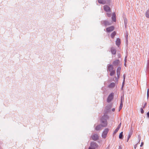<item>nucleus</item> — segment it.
Returning a JSON list of instances; mask_svg holds the SVG:
<instances>
[{
  "instance_id": "1",
  "label": "nucleus",
  "mask_w": 149,
  "mask_h": 149,
  "mask_svg": "<svg viewBox=\"0 0 149 149\" xmlns=\"http://www.w3.org/2000/svg\"><path fill=\"white\" fill-rule=\"evenodd\" d=\"M109 116L106 115H104L102 116L100 119V121L102 125H97L95 127V130L98 131L101 129L102 127H105L107 125V119H108Z\"/></svg>"
},
{
  "instance_id": "2",
  "label": "nucleus",
  "mask_w": 149,
  "mask_h": 149,
  "mask_svg": "<svg viewBox=\"0 0 149 149\" xmlns=\"http://www.w3.org/2000/svg\"><path fill=\"white\" fill-rule=\"evenodd\" d=\"M109 129L108 128L105 129L102 132V136L103 138L105 139L109 132Z\"/></svg>"
},
{
  "instance_id": "3",
  "label": "nucleus",
  "mask_w": 149,
  "mask_h": 149,
  "mask_svg": "<svg viewBox=\"0 0 149 149\" xmlns=\"http://www.w3.org/2000/svg\"><path fill=\"white\" fill-rule=\"evenodd\" d=\"M113 95L114 93H111L109 95L107 100V102H108L109 103L111 101L113 98Z\"/></svg>"
},
{
  "instance_id": "4",
  "label": "nucleus",
  "mask_w": 149,
  "mask_h": 149,
  "mask_svg": "<svg viewBox=\"0 0 149 149\" xmlns=\"http://www.w3.org/2000/svg\"><path fill=\"white\" fill-rule=\"evenodd\" d=\"M101 24H103L106 26L108 25H111V22H109L107 20L102 21Z\"/></svg>"
},
{
  "instance_id": "5",
  "label": "nucleus",
  "mask_w": 149,
  "mask_h": 149,
  "mask_svg": "<svg viewBox=\"0 0 149 149\" xmlns=\"http://www.w3.org/2000/svg\"><path fill=\"white\" fill-rule=\"evenodd\" d=\"M104 10L107 13H110L111 12L110 7L107 5H104Z\"/></svg>"
},
{
  "instance_id": "6",
  "label": "nucleus",
  "mask_w": 149,
  "mask_h": 149,
  "mask_svg": "<svg viewBox=\"0 0 149 149\" xmlns=\"http://www.w3.org/2000/svg\"><path fill=\"white\" fill-rule=\"evenodd\" d=\"M121 70V68L120 67H118L117 70V79L116 77V81H118V78L119 77V76L120 74V71Z\"/></svg>"
},
{
  "instance_id": "7",
  "label": "nucleus",
  "mask_w": 149,
  "mask_h": 149,
  "mask_svg": "<svg viewBox=\"0 0 149 149\" xmlns=\"http://www.w3.org/2000/svg\"><path fill=\"white\" fill-rule=\"evenodd\" d=\"M91 138L93 140L95 141L98 139L99 136L97 134H94L91 136Z\"/></svg>"
},
{
  "instance_id": "8",
  "label": "nucleus",
  "mask_w": 149,
  "mask_h": 149,
  "mask_svg": "<svg viewBox=\"0 0 149 149\" xmlns=\"http://www.w3.org/2000/svg\"><path fill=\"white\" fill-rule=\"evenodd\" d=\"M91 146L92 147H93L94 149L98 147V145L96 142L93 141L91 143Z\"/></svg>"
},
{
  "instance_id": "9",
  "label": "nucleus",
  "mask_w": 149,
  "mask_h": 149,
  "mask_svg": "<svg viewBox=\"0 0 149 149\" xmlns=\"http://www.w3.org/2000/svg\"><path fill=\"white\" fill-rule=\"evenodd\" d=\"M114 27L113 26H111L107 28L106 29V31L107 32H109L113 31L114 30Z\"/></svg>"
},
{
  "instance_id": "10",
  "label": "nucleus",
  "mask_w": 149,
  "mask_h": 149,
  "mask_svg": "<svg viewBox=\"0 0 149 149\" xmlns=\"http://www.w3.org/2000/svg\"><path fill=\"white\" fill-rule=\"evenodd\" d=\"M111 51L112 54L114 55L116 54V51L114 47H111Z\"/></svg>"
},
{
  "instance_id": "11",
  "label": "nucleus",
  "mask_w": 149,
  "mask_h": 149,
  "mask_svg": "<svg viewBox=\"0 0 149 149\" xmlns=\"http://www.w3.org/2000/svg\"><path fill=\"white\" fill-rule=\"evenodd\" d=\"M113 66L112 65H109L107 67V70L109 72L113 70Z\"/></svg>"
},
{
  "instance_id": "12",
  "label": "nucleus",
  "mask_w": 149,
  "mask_h": 149,
  "mask_svg": "<svg viewBox=\"0 0 149 149\" xmlns=\"http://www.w3.org/2000/svg\"><path fill=\"white\" fill-rule=\"evenodd\" d=\"M111 18L113 22H116V14L115 13H113Z\"/></svg>"
},
{
  "instance_id": "13",
  "label": "nucleus",
  "mask_w": 149,
  "mask_h": 149,
  "mask_svg": "<svg viewBox=\"0 0 149 149\" xmlns=\"http://www.w3.org/2000/svg\"><path fill=\"white\" fill-rule=\"evenodd\" d=\"M119 60L117 59L114 61L113 62V64L114 66H117L119 64Z\"/></svg>"
},
{
  "instance_id": "14",
  "label": "nucleus",
  "mask_w": 149,
  "mask_h": 149,
  "mask_svg": "<svg viewBox=\"0 0 149 149\" xmlns=\"http://www.w3.org/2000/svg\"><path fill=\"white\" fill-rule=\"evenodd\" d=\"M98 2L100 4H106V0H98Z\"/></svg>"
},
{
  "instance_id": "15",
  "label": "nucleus",
  "mask_w": 149,
  "mask_h": 149,
  "mask_svg": "<svg viewBox=\"0 0 149 149\" xmlns=\"http://www.w3.org/2000/svg\"><path fill=\"white\" fill-rule=\"evenodd\" d=\"M116 44L117 45L119 46L120 44V40L119 38H117L116 41Z\"/></svg>"
},
{
  "instance_id": "16",
  "label": "nucleus",
  "mask_w": 149,
  "mask_h": 149,
  "mask_svg": "<svg viewBox=\"0 0 149 149\" xmlns=\"http://www.w3.org/2000/svg\"><path fill=\"white\" fill-rule=\"evenodd\" d=\"M145 15L146 17L148 18H149V9H148L147 10L145 13Z\"/></svg>"
},
{
  "instance_id": "17",
  "label": "nucleus",
  "mask_w": 149,
  "mask_h": 149,
  "mask_svg": "<svg viewBox=\"0 0 149 149\" xmlns=\"http://www.w3.org/2000/svg\"><path fill=\"white\" fill-rule=\"evenodd\" d=\"M115 86V84L114 83L112 82L108 86L109 88H112L114 87Z\"/></svg>"
},
{
  "instance_id": "18",
  "label": "nucleus",
  "mask_w": 149,
  "mask_h": 149,
  "mask_svg": "<svg viewBox=\"0 0 149 149\" xmlns=\"http://www.w3.org/2000/svg\"><path fill=\"white\" fill-rule=\"evenodd\" d=\"M124 24L125 26V28H126V26H127V19L126 18L124 19Z\"/></svg>"
},
{
  "instance_id": "19",
  "label": "nucleus",
  "mask_w": 149,
  "mask_h": 149,
  "mask_svg": "<svg viewBox=\"0 0 149 149\" xmlns=\"http://www.w3.org/2000/svg\"><path fill=\"white\" fill-rule=\"evenodd\" d=\"M110 75L111 76H112L115 73V70H113L111 71H110Z\"/></svg>"
},
{
  "instance_id": "20",
  "label": "nucleus",
  "mask_w": 149,
  "mask_h": 149,
  "mask_svg": "<svg viewBox=\"0 0 149 149\" xmlns=\"http://www.w3.org/2000/svg\"><path fill=\"white\" fill-rule=\"evenodd\" d=\"M116 32L115 31H113L111 34V37L113 38L116 35Z\"/></svg>"
},
{
  "instance_id": "21",
  "label": "nucleus",
  "mask_w": 149,
  "mask_h": 149,
  "mask_svg": "<svg viewBox=\"0 0 149 149\" xmlns=\"http://www.w3.org/2000/svg\"><path fill=\"white\" fill-rule=\"evenodd\" d=\"M123 138V132H121L119 135V138L120 139H122Z\"/></svg>"
},
{
  "instance_id": "22",
  "label": "nucleus",
  "mask_w": 149,
  "mask_h": 149,
  "mask_svg": "<svg viewBox=\"0 0 149 149\" xmlns=\"http://www.w3.org/2000/svg\"><path fill=\"white\" fill-rule=\"evenodd\" d=\"M119 130V129H118L116 128L115 130V131H114V132H113V135H115L118 132V131Z\"/></svg>"
},
{
  "instance_id": "23",
  "label": "nucleus",
  "mask_w": 149,
  "mask_h": 149,
  "mask_svg": "<svg viewBox=\"0 0 149 149\" xmlns=\"http://www.w3.org/2000/svg\"><path fill=\"white\" fill-rule=\"evenodd\" d=\"M132 131H131L129 132V134H128V137L129 138H130L131 137V135H132Z\"/></svg>"
},
{
  "instance_id": "24",
  "label": "nucleus",
  "mask_w": 149,
  "mask_h": 149,
  "mask_svg": "<svg viewBox=\"0 0 149 149\" xmlns=\"http://www.w3.org/2000/svg\"><path fill=\"white\" fill-rule=\"evenodd\" d=\"M107 16L108 17H110L111 16V14L109 13H107Z\"/></svg>"
},
{
  "instance_id": "25",
  "label": "nucleus",
  "mask_w": 149,
  "mask_h": 149,
  "mask_svg": "<svg viewBox=\"0 0 149 149\" xmlns=\"http://www.w3.org/2000/svg\"><path fill=\"white\" fill-rule=\"evenodd\" d=\"M138 139L139 140L138 143H139V142L141 140V137L139 135H138Z\"/></svg>"
},
{
  "instance_id": "26",
  "label": "nucleus",
  "mask_w": 149,
  "mask_h": 149,
  "mask_svg": "<svg viewBox=\"0 0 149 149\" xmlns=\"http://www.w3.org/2000/svg\"><path fill=\"white\" fill-rule=\"evenodd\" d=\"M143 109V108H141L140 109L141 112L142 114H143L144 113V111Z\"/></svg>"
},
{
  "instance_id": "27",
  "label": "nucleus",
  "mask_w": 149,
  "mask_h": 149,
  "mask_svg": "<svg viewBox=\"0 0 149 149\" xmlns=\"http://www.w3.org/2000/svg\"><path fill=\"white\" fill-rule=\"evenodd\" d=\"M149 97V90L148 89L147 92V99Z\"/></svg>"
},
{
  "instance_id": "28",
  "label": "nucleus",
  "mask_w": 149,
  "mask_h": 149,
  "mask_svg": "<svg viewBox=\"0 0 149 149\" xmlns=\"http://www.w3.org/2000/svg\"><path fill=\"white\" fill-rule=\"evenodd\" d=\"M121 123H120L118 125V126H117V128L118 129H120V127H121Z\"/></svg>"
},
{
  "instance_id": "29",
  "label": "nucleus",
  "mask_w": 149,
  "mask_h": 149,
  "mask_svg": "<svg viewBox=\"0 0 149 149\" xmlns=\"http://www.w3.org/2000/svg\"><path fill=\"white\" fill-rule=\"evenodd\" d=\"M106 1L107 2L106 4H108L110 3V0H106Z\"/></svg>"
},
{
  "instance_id": "30",
  "label": "nucleus",
  "mask_w": 149,
  "mask_h": 149,
  "mask_svg": "<svg viewBox=\"0 0 149 149\" xmlns=\"http://www.w3.org/2000/svg\"><path fill=\"white\" fill-rule=\"evenodd\" d=\"M127 56H126L125 57V63H124V65L125 66H126V63H125V62L126 61H127Z\"/></svg>"
},
{
  "instance_id": "31",
  "label": "nucleus",
  "mask_w": 149,
  "mask_h": 149,
  "mask_svg": "<svg viewBox=\"0 0 149 149\" xmlns=\"http://www.w3.org/2000/svg\"><path fill=\"white\" fill-rule=\"evenodd\" d=\"M146 105H147V103L146 102L145 103L144 106H143V108L144 109L145 108V107H146Z\"/></svg>"
},
{
  "instance_id": "32",
  "label": "nucleus",
  "mask_w": 149,
  "mask_h": 149,
  "mask_svg": "<svg viewBox=\"0 0 149 149\" xmlns=\"http://www.w3.org/2000/svg\"><path fill=\"white\" fill-rule=\"evenodd\" d=\"M121 107H122L123 106V103H122V102H120V106Z\"/></svg>"
},
{
  "instance_id": "33",
  "label": "nucleus",
  "mask_w": 149,
  "mask_h": 149,
  "mask_svg": "<svg viewBox=\"0 0 149 149\" xmlns=\"http://www.w3.org/2000/svg\"><path fill=\"white\" fill-rule=\"evenodd\" d=\"M123 97L122 98V97H121L120 102H122V103H123Z\"/></svg>"
},
{
  "instance_id": "34",
  "label": "nucleus",
  "mask_w": 149,
  "mask_h": 149,
  "mask_svg": "<svg viewBox=\"0 0 149 149\" xmlns=\"http://www.w3.org/2000/svg\"><path fill=\"white\" fill-rule=\"evenodd\" d=\"M143 145V142H142L141 143V144L140 145V147H142Z\"/></svg>"
},
{
  "instance_id": "35",
  "label": "nucleus",
  "mask_w": 149,
  "mask_h": 149,
  "mask_svg": "<svg viewBox=\"0 0 149 149\" xmlns=\"http://www.w3.org/2000/svg\"><path fill=\"white\" fill-rule=\"evenodd\" d=\"M147 116L149 118V112H148L147 113Z\"/></svg>"
},
{
  "instance_id": "36",
  "label": "nucleus",
  "mask_w": 149,
  "mask_h": 149,
  "mask_svg": "<svg viewBox=\"0 0 149 149\" xmlns=\"http://www.w3.org/2000/svg\"><path fill=\"white\" fill-rule=\"evenodd\" d=\"M122 107H121V106H120L119 107V111H120V110L122 109Z\"/></svg>"
},
{
  "instance_id": "37",
  "label": "nucleus",
  "mask_w": 149,
  "mask_h": 149,
  "mask_svg": "<svg viewBox=\"0 0 149 149\" xmlns=\"http://www.w3.org/2000/svg\"><path fill=\"white\" fill-rule=\"evenodd\" d=\"M138 143H137L135 145H134V149H136V147H137V144H138Z\"/></svg>"
},
{
  "instance_id": "38",
  "label": "nucleus",
  "mask_w": 149,
  "mask_h": 149,
  "mask_svg": "<svg viewBox=\"0 0 149 149\" xmlns=\"http://www.w3.org/2000/svg\"><path fill=\"white\" fill-rule=\"evenodd\" d=\"M88 149H95L93 147H92L91 146L89 147Z\"/></svg>"
},
{
  "instance_id": "39",
  "label": "nucleus",
  "mask_w": 149,
  "mask_h": 149,
  "mask_svg": "<svg viewBox=\"0 0 149 149\" xmlns=\"http://www.w3.org/2000/svg\"><path fill=\"white\" fill-rule=\"evenodd\" d=\"M123 78H124V80H123V84L124 83V82L125 81V76L124 74L123 75Z\"/></svg>"
},
{
  "instance_id": "40",
  "label": "nucleus",
  "mask_w": 149,
  "mask_h": 149,
  "mask_svg": "<svg viewBox=\"0 0 149 149\" xmlns=\"http://www.w3.org/2000/svg\"><path fill=\"white\" fill-rule=\"evenodd\" d=\"M118 149H122V146H120Z\"/></svg>"
},
{
  "instance_id": "41",
  "label": "nucleus",
  "mask_w": 149,
  "mask_h": 149,
  "mask_svg": "<svg viewBox=\"0 0 149 149\" xmlns=\"http://www.w3.org/2000/svg\"><path fill=\"white\" fill-rule=\"evenodd\" d=\"M112 111H115V108H113L112 109Z\"/></svg>"
},
{
  "instance_id": "42",
  "label": "nucleus",
  "mask_w": 149,
  "mask_h": 149,
  "mask_svg": "<svg viewBox=\"0 0 149 149\" xmlns=\"http://www.w3.org/2000/svg\"><path fill=\"white\" fill-rule=\"evenodd\" d=\"M130 138H129L128 137L127 139V142H128Z\"/></svg>"
},
{
  "instance_id": "43",
  "label": "nucleus",
  "mask_w": 149,
  "mask_h": 149,
  "mask_svg": "<svg viewBox=\"0 0 149 149\" xmlns=\"http://www.w3.org/2000/svg\"><path fill=\"white\" fill-rule=\"evenodd\" d=\"M123 85H122V88H121V89H122H122H123Z\"/></svg>"
},
{
  "instance_id": "44",
  "label": "nucleus",
  "mask_w": 149,
  "mask_h": 149,
  "mask_svg": "<svg viewBox=\"0 0 149 149\" xmlns=\"http://www.w3.org/2000/svg\"><path fill=\"white\" fill-rule=\"evenodd\" d=\"M106 149H109L108 148H107Z\"/></svg>"
},
{
  "instance_id": "45",
  "label": "nucleus",
  "mask_w": 149,
  "mask_h": 149,
  "mask_svg": "<svg viewBox=\"0 0 149 149\" xmlns=\"http://www.w3.org/2000/svg\"><path fill=\"white\" fill-rule=\"evenodd\" d=\"M95 125H94V127H95Z\"/></svg>"
}]
</instances>
